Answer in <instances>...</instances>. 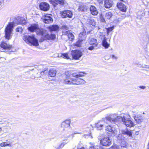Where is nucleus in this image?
<instances>
[{"label": "nucleus", "instance_id": "a878e982", "mask_svg": "<svg viewBox=\"0 0 149 149\" xmlns=\"http://www.w3.org/2000/svg\"><path fill=\"white\" fill-rule=\"evenodd\" d=\"M89 43L91 45H94L95 46H97L98 45L96 39L92 38L90 39Z\"/></svg>", "mask_w": 149, "mask_h": 149}, {"label": "nucleus", "instance_id": "09e8293b", "mask_svg": "<svg viewBox=\"0 0 149 149\" xmlns=\"http://www.w3.org/2000/svg\"><path fill=\"white\" fill-rule=\"evenodd\" d=\"M102 22H105V20L104 19H102Z\"/></svg>", "mask_w": 149, "mask_h": 149}, {"label": "nucleus", "instance_id": "0eeeda50", "mask_svg": "<svg viewBox=\"0 0 149 149\" xmlns=\"http://www.w3.org/2000/svg\"><path fill=\"white\" fill-rule=\"evenodd\" d=\"M73 59L75 60H79L83 55V53L79 50H72L71 53Z\"/></svg>", "mask_w": 149, "mask_h": 149}, {"label": "nucleus", "instance_id": "f704fd0d", "mask_svg": "<svg viewBox=\"0 0 149 149\" xmlns=\"http://www.w3.org/2000/svg\"><path fill=\"white\" fill-rule=\"evenodd\" d=\"M47 71L46 70H45L43 71H42L41 72H40L39 74H40L41 75V76L40 77L41 78H44V75H45L47 74Z\"/></svg>", "mask_w": 149, "mask_h": 149}, {"label": "nucleus", "instance_id": "3c124183", "mask_svg": "<svg viewBox=\"0 0 149 149\" xmlns=\"http://www.w3.org/2000/svg\"><path fill=\"white\" fill-rule=\"evenodd\" d=\"M97 28H98V29L99 30L100 29L99 27H97Z\"/></svg>", "mask_w": 149, "mask_h": 149}, {"label": "nucleus", "instance_id": "39448f33", "mask_svg": "<svg viewBox=\"0 0 149 149\" xmlns=\"http://www.w3.org/2000/svg\"><path fill=\"white\" fill-rule=\"evenodd\" d=\"M14 24L12 22H10L6 27L5 31V38L9 40L11 37V34L13 31Z\"/></svg>", "mask_w": 149, "mask_h": 149}, {"label": "nucleus", "instance_id": "9b49d317", "mask_svg": "<svg viewBox=\"0 0 149 149\" xmlns=\"http://www.w3.org/2000/svg\"><path fill=\"white\" fill-rule=\"evenodd\" d=\"M100 143L103 146H109L111 144V140L109 137H105L100 140Z\"/></svg>", "mask_w": 149, "mask_h": 149}, {"label": "nucleus", "instance_id": "603ef678", "mask_svg": "<svg viewBox=\"0 0 149 149\" xmlns=\"http://www.w3.org/2000/svg\"><path fill=\"white\" fill-rule=\"evenodd\" d=\"M148 13H149V11L148 12Z\"/></svg>", "mask_w": 149, "mask_h": 149}, {"label": "nucleus", "instance_id": "37998d69", "mask_svg": "<svg viewBox=\"0 0 149 149\" xmlns=\"http://www.w3.org/2000/svg\"><path fill=\"white\" fill-rule=\"evenodd\" d=\"M80 134V133L78 132H74V133H72L71 134V135L72 136V138H73V137L74 136V134Z\"/></svg>", "mask_w": 149, "mask_h": 149}, {"label": "nucleus", "instance_id": "1a4fd4ad", "mask_svg": "<svg viewBox=\"0 0 149 149\" xmlns=\"http://www.w3.org/2000/svg\"><path fill=\"white\" fill-rule=\"evenodd\" d=\"M70 121L69 120H66L63 122L61 125L63 130L67 132L70 129Z\"/></svg>", "mask_w": 149, "mask_h": 149}, {"label": "nucleus", "instance_id": "a211bd4d", "mask_svg": "<svg viewBox=\"0 0 149 149\" xmlns=\"http://www.w3.org/2000/svg\"><path fill=\"white\" fill-rule=\"evenodd\" d=\"M49 1L51 3L54 5L55 3L59 4L61 5H63L64 3V0H49Z\"/></svg>", "mask_w": 149, "mask_h": 149}, {"label": "nucleus", "instance_id": "c03bdc74", "mask_svg": "<svg viewBox=\"0 0 149 149\" xmlns=\"http://www.w3.org/2000/svg\"><path fill=\"white\" fill-rule=\"evenodd\" d=\"M111 57L112 58L116 59L117 58V57L114 55H111Z\"/></svg>", "mask_w": 149, "mask_h": 149}, {"label": "nucleus", "instance_id": "b1692460", "mask_svg": "<svg viewBox=\"0 0 149 149\" xmlns=\"http://www.w3.org/2000/svg\"><path fill=\"white\" fill-rule=\"evenodd\" d=\"M45 38L48 40H54L56 38V35L54 34L45 35Z\"/></svg>", "mask_w": 149, "mask_h": 149}, {"label": "nucleus", "instance_id": "a19ab883", "mask_svg": "<svg viewBox=\"0 0 149 149\" xmlns=\"http://www.w3.org/2000/svg\"><path fill=\"white\" fill-rule=\"evenodd\" d=\"M16 30L17 32H22V27H19L16 28Z\"/></svg>", "mask_w": 149, "mask_h": 149}, {"label": "nucleus", "instance_id": "f3484780", "mask_svg": "<svg viewBox=\"0 0 149 149\" xmlns=\"http://www.w3.org/2000/svg\"><path fill=\"white\" fill-rule=\"evenodd\" d=\"M119 10L122 12H125L127 10L126 6L121 2H118L117 5Z\"/></svg>", "mask_w": 149, "mask_h": 149}, {"label": "nucleus", "instance_id": "20e7f679", "mask_svg": "<svg viewBox=\"0 0 149 149\" xmlns=\"http://www.w3.org/2000/svg\"><path fill=\"white\" fill-rule=\"evenodd\" d=\"M28 29L31 32L36 31L38 34L40 35L43 36H45L44 30L42 29H40L37 24H32L28 28Z\"/></svg>", "mask_w": 149, "mask_h": 149}, {"label": "nucleus", "instance_id": "4468645a", "mask_svg": "<svg viewBox=\"0 0 149 149\" xmlns=\"http://www.w3.org/2000/svg\"><path fill=\"white\" fill-rule=\"evenodd\" d=\"M39 7L41 10L47 11L49 10V6L46 2H42L40 3Z\"/></svg>", "mask_w": 149, "mask_h": 149}, {"label": "nucleus", "instance_id": "c756f323", "mask_svg": "<svg viewBox=\"0 0 149 149\" xmlns=\"http://www.w3.org/2000/svg\"><path fill=\"white\" fill-rule=\"evenodd\" d=\"M134 119L136 122L138 123H139L142 122L143 120V119L141 117H138L137 116L134 117Z\"/></svg>", "mask_w": 149, "mask_h": 149}, {"label": "nucleus", "instance_id": "4be33fe9", "mask_svg": "<svg viewBox=\"0 0 149 149\" xmlns=\"http://www.w3.org/2000/svg\"><path fill=\"white\" fill-rule=\"evenodd\" d=\"M90 146L89 149H101L100 146V145H95L92 143H90Z\"/></svg>", "mask_w": 149, "mask_h": 149}, {"label": "nucleus", "instance_id": "c9c22d12", "mask_svg": "<svg viewBox=\"0 0 149 149\" xmlns=\"http://www.w3.org/2000/svg\"><path fill=\"white\" fill-rule=\"evenodd\" d=\"M61 56L63 57V58L69 59L70 58L68 54L67 53H64L61 55Z\"/></svg>", "mask_w": 149, "mask_h": 149}, {"label": "nucleus", "instance_id": "f257e3e1", "mask_svg": "<svg viewBox=\"0 0 149 149\" xmlns=\"http://www.w3.org/2000/svg\"><path fill=\"white\" fill-rule=\"evenodd\" d=\"M120 121H122L127 127H131L134 126V124L132 121L131 117L129 115L122 114L121 116H118L116 114H111L102 118L101 120H99L95 124V126L97 130H101L103 129V126L105 125L106 124H108L109 123H116Z\"/></svg>", "mask_w": 149, "mask_h": 149}, {"label": "nucleus", "instance_id": "5701e85b", "mask_svg": "<svg viewBox=\"0 0 149 149\" xmlns=\"http://www.w3.org/2000/svg\"><path fill=\"white\" fill-rule=\"evenodd\" d=\"M59 26L57 25H52L49 27V29L51 31H56L58 29Z\"/></svg>", "mask_w": 149, "mask_h": 149}, {"label": "nucleus", "instance_id": "e433bc0d", "mask_svg": "<svg viewBox=\"0 0 149 149\" xmlns=\"http://www.w3.org/2000/svg\"><path fill=\"white\" fill-rule=\"evenodd\" d=\"M79 10L81 11H84L86 10V9L85 8L84 6L82 5L79 6Z\"/></svg>", "mask_w": 149, "mask_h": 149}, {"label": "nucleus", "instance_id": "412c9836", "mask_svg": "<svg viewBox=\"0 0 149 149\" xmlns=\"http://www.w3.org/2000/svg\"><path fill=\"white\" fill-rule=\"evenodd\" d=\"M122 134L124 135H127L129 137H132V132L127 129L122 130L121 131Z\"/></svg>", "mask_w": 149, "mask_h": 149}, {"label": "nucleus", "instance_id": "f8f14e48", "mask_svg": "<svg viewBox=\"0 0 149 149\" xmlns=\"http://www.w3.org/2000/svg\"><path fill=\"white\" fill-rule=\"evenodd\" d=\"M43 22L46 24H49L53 22V19L50 14H47L42 17Z\"/></svg>", "mask_w": 149, "mask_h": 149}, {"label": "nucleus", "instance_id": "aec40b11", "mask_svg": "<svg viewBox=\"0 0 149 149\" xmlns=\"http://www.w3.org/2000/svg\"><path fill=\"white\" fill-rule=\"evenodd\" d=\"M90 10L91 13L93 15H96L98 14L97 10L94 6L91 5L90 8Z\"/></svg>", "mask_w": 149, "mask_h": 149}, {"label": "nucleus", "instance_id": "2eb2a0df", "mask_svg": "<svg viewBox=\"0 0 149 149\" xmlns=\"http://www.w3.org/2000/svg\"><path fill=\"white\" fill-rule=\"evenodd\" d=\"M100 36L102 39V46L105 48H108L109 46V44L107 42V39L104 35H101Z\"/></svg>", "mask_w": 149, "mask_h": 149}, {"label": "nucleus", "instance_id": "79ce46f5", "mask_svg": "<svg viewBox=\"0 0 149 149\" xmlns=\"http://www.w3.org/2000/svg\"><path fill=\"white\" fill-rule=\"evenodd\" d=\"M95 47L94 45H93L89 47L88 48V49L90 50H92L94 49V47Z\"/></svg>", "mask_w": 149, "mask_h": 149}, {"label": "nucleus", "instance_id": "7ed1b4c3", "mask_svg": "<svg viewBox=\"0 0 149 149\" xmlns=\"http://www.w3.org/2000/svg\"><path fill=\"white\" fill-rule=\"evenodd\" d=\"M23 39L26 43L30 45L37 46L39 45L38 40L33 36L25 35L23 36Z\"/></svg>", "mask_w": 149, "mask_h": 149}, {"label": "nucleus", "instance_id": "c85d7f7f", "mask_svg": "<svg viewBox=\"0 0 149 149\" xmlns=\"http://www.w3.org/2000/svg\"><path fill=\"white\" fill-rule=\"evenodd\" d=\"M86 33L84 30L82 31V32H81L79 35V36L80 38H81V40H83L84 39L85 37L84 36H86Z\"/></svg>", "mask_w": 149, "mask_h": 149}, {"label": "nucleus", "instance_id": "dca6fc26", "mask_svg": "<svg viewBox=\"0 0 149 149\" xmlns=\"http://www.w3.org/2000/svg\"><path fill=\"white\" fill-rule=\"evenodd\" d=\"M72 16V12L70 10H65L62 12L61 16L63 18L68 17L71 18Z\"/></svg>", "mask_w": 149, "mask_h": 149}, {"label": "nucleus", "instance_id": "6ab92c4d", "mask_svg": "<svg viewBox=\"0 0 149 149\" xmlns=\"http://www.w3.org/2000/svg\"><path fill=\"white\" fill-rule=\"evenodd\" d=\"M104 3V7L107 8L111 7L113 4V2L111 0H105Z\"/></svg>", "mask_w": 149, "mask_h": 149}, {"label": "nucleus", "instance_id": "a18cd8bd", "mask_svg": "<svg viewBox=\"0 0 149 149\" xmlns=\"http://www.w3.org/2000/svg\"><path fill=\"white\" fill-rule=\"evenodd\" d=\"M139 87L141 89H144L146 88V87L145 86H140Z\"/></svg>", "mask_w": 149, "mask_h": 149}, {"label": "nucleus", "instance_id": "7c9ffc66", "mask_svg": "<svg viewBox=\"0 0 149 149\" xmlns=\"http://www.w3.org/2000/svg\"><path fill=\"white\" fill-rule=\"evenodd\" d=\"M113 14L111 12H108L106 13L105 17L107 19H109L112 17Z\"/></svg>", "mask_w": 149, "mask_h": 149}, {"label": "nucleus", "instance_id": "f03ea898", "mask_svg": "<svg viewBox=\"0 0 149 149\" xmlns=\"http://www.w3.org/2000/svg\"><path fill=\"white\" fill-rule=\"evenodd\" d=\"M86 73L84 72H79L78 74L75 73L74 74V79H70V80L67 81L70 84H73L80 85L84 84L86 83V81L80 78L85 76Z\"/></svg>", "mask_w": 149, "mask_h": 149}, {"label": "nucleus", "instance_id": "72a5a7b5", "mask_svg": "<svg viewBox=\"0 0 149 149\" xmlns=\"http://www.w3.org/2000/svg\"><path fill=\"white\" fill-rule=\"evenodd\" d=\"M114 28V27L113 26L110 27H109L108 28H106V29L107 30V34L108 35L109 33L112 31Z\"/></svg>", "mask_w": 149, "mask_h": 149}, {"label": "nucleus", "instance_id": "6e6552de", "mask_svg": "<svg viewBox=\"0 0 149 149\" xmlns=\"http://www.w3.org/2000/svg\"><path fill=\"white\" fill-rule=\"evenodd\" d=\"M74 74L75 73H73L71 71H67L65 72V75L66 76V79L64 80V83L66 84H70L68 81V80H70V79H74Z\"/></svg>", "mask_w": 149, "mask_h": 149}, {"label": "nucleus", "instance_id": "cd10ccee", "mask_svg": "<svg viewBox=\"0 0 149 149\" xmlns=\"http://www.w3.org/2000/svg\"><path fill=\"white\" fill-rule=\"evenodd\" d=\"M87 24L91 25L93 26H95L96 23L95 21L93 19H88L87 21Z\"/></svg>", "mask_w": 149, "mask_h": 149}, {"label": "nucleus", "instance_id": "bb28decb", "mask_svg": "<svg viewBox=\"0 0 149 149\" xmlns=\"http://www.w3.org/2000/svg\"><path fill=\"white\" fill-rule=\"evenodd\" d=\"M70 141V140L69 139H67L64 140V142L61 143L59 146L58 148L57 149H59L60 148H63L65 145L68 143Z\"/></svg>", "mask_w": 149, "mask_h": 149}, {"label": "nucleus", "instance_id": "393cba45", "mask_svg": "<svg viewBox=\"0 0 149 149\" xmlns=\"http://www.w3.org/2000/svg\"><path fill=\"white\" fill-rule=\"evenodd\" d=\"M56 73V70L53 69H50L49 72V75L51 77H54Z\"/></svg>", "mask_w": 149, "mask_h": 149}, {"label": "nucleus", "instance_id": "ddd939ff", "mask_svg": "<svg viewBox=\"0 0 149 149\" xmlns=\"http://www.w3.org/2000/svg\"><path fill=\"white\" fill-rule=\"evenodd\" d=\"M62 33L63 35H66L70 41H72L74 40V35L70 31L64 30L62 31Z\"/></svg>", "mask_w": 149, "mask_h": 149}, {"label": "nucleus", "instance_id": "8fccbe9b", "mask_svg": "<svg viewBox=\"0 0 149 149\" xmlns=\"http://www.w3.org/2000/svg\"><path fill=\"white\" fill-rule=\"evenodd\" d=\"M120 1H123V0H120Z\"/></svg>", "mask_w": 149, "mask_h": 149}, {"label": "nucleus", "instance_id": "58836bf2", "mask_svg": "<svg viewBox=\"0 0 149 149\" xmlns=\"http://www.w3.org/2000/svg\"><path fill=\"white\" fill-rule=\"evenodd\" d=\"M62 29H63V31L64 30L65 31H68L69 29L68 27L66 25H63L62 26Z\"/></svg>", "mask_w": 149, "mask_h": 149}, {"label": "nucleus", "instance_id": "4c0bfd02", "mask_svg": "<svg viewBox=\"0 0 149 149\" xmlns=\"http://www.w3.org/2000/svg\"><path fill=\"white\" fill-rule=\"evenodd\" d=\"M121 146L122 147H126L127 146L126 142L124 141H122L121 142Z\"/></svg>", "mask_w": 149, "mask_h": 149}, {"label": "nucleus", "instance_id": "473e14b6", "mask_svg": "<svg viewBox=\"0 0 149 149\" xmlns=\"http://www.w3.org/2000/svg\"><path fill=\"white\" fill-rule=\"evenodd\" d=\"M140 67L144 69V70H149V65H141L139 66Z\"/></svg>", "mask_w": 149, "mask_h": 149}, {"label": "nucleus", "instance_id": "49530a36", "mask_svg": "<svg viewBox=\"0 0 149 149\" xmlns=\"http://www.w3.org/2000/svg\"><path fill=\"white\" fill-rule=\"evenodd\" d=\"M78 42H77V43L75 44V45L76 46H77L78 47H80V44H78Z\"/></svg>", "mask_w": 149, "mask_h": 149}, {"label": "nucleus", "instance_id": "ea45409f", "mask_svg": "<svg viewBox=\"0 0 149 149\" xmlns=\"http://www.w3.org/2000/svg\"><path fill=\"white\" fill-rule=\"evenodd\" d=\"M25 22L26 21L23 18H21L20 19V21L18 23L23 24H24Z\"/></svg>", "mask_w": 149, "mask_h": 149}, {"label": "nucleus", "instance_id": "2f4dec72", "mask_svg": "<svg viewBox=\"0 0 149 149\" xmlns=\"http://www.w3.org/2000/svg\"><path fill=\"white\" fill-rule=\"evenodd\" d=\"M0 146L1 147H5L7 146L11 147V144L10 143H8L6 142H3L0 143Z\"/></svg>", "mask_w": 149, "mask_h": 149}, {"label": "nucleus", "instance_id": "423d86ee", "mask_svg": "<svg viewBox=\"0 0 149 149\" xmlns=\"http://www.w3.org/2000/svg\"><path fill=\"white\" fill-rule=\"evenodd\" d=\"M0 47L2 50H3L4 52H6L9 53L12 51L11 49L12 48V45L7 43L6 42L2 41L0 44Z\"/></svg>", "mask_w": 149, "mask_h": 149}, {"label": "nucleus", "instance_id": "9d476101", "mask_svg": "<svg viewBox=\"0 0 149 149\" xmlns=\"http://www.w3.org/2000/svg\"><path fill=\"white\" fill-rule=\"evenodd\" d=\"M105 130L112 136H114L117 134V129L114 127L111 126L110 125L106 126Z\"/></svg>", "mask_w": 149, "mask_h": 149}, {"label": "nucleus", "instance_id": "de8ad7c7", "mask_svg": "<svg viewBox=\"0 0 149 149\" xmlns=\"http://www.w3.org/2000/svg\"><path fill=\"white\" fill-rule=\"evenodd\" d=\"M5 0H0V5L2 4V3Z\"/></svg>", "mask_w": 149, "mask_h": 149}]
</instances>
